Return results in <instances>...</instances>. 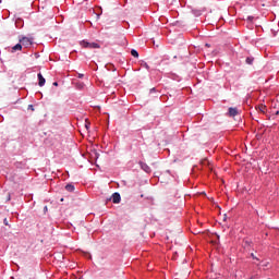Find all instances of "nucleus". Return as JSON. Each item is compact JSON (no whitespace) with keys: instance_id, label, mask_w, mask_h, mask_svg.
Returning a JSON list of instances; mask_svg holds the SVG:
<instances>
[{"instance_id":"nucleus-1","label":"nucleus","mask_w":279,"mask_h":279,"mask_svg":"<svg viewBox=\"0 0 279 279\" xmlns=\"http://www.w3.org/2000/svg\"><path fill=\"white\" fill-rule=\"evenodd\" d=\"M81 45L85 49H99V44H97V43H89L87 40H82Z\"/></svg>"},{"instance_id":"nucleus-2","label":"nucleus","mask_w":279,"mask_h":279,"mask_svg":"<svg viewBox=\"0 0 279 279\" xmlns=\"http://www.w3.org/2000/svg\"><path fill=\"white\" fill-rule=\"evenodd\" d=\"M107 202H112L113 204H121V194L114 192L111 197L107 198Z\"/></svg>"},{"instance_id":"nucleus-3","label":"nucleus","mask_w":279,"mask_h":279,"mask_svg":"<svg viewBox=\"0 0 279 279\" xmlns=\"http://www.w3.org/2000/svg\"><path fill=\"white\" fill-rule=\"evenodd\" d=\"M20 43H21V45H23V47H32V45H33V41L29 39V37H22L21 39H20Z\"/></svg>"},{"instance_id":"nucleus-4","label":"nucleus","mask_w":279,"mask_h":279,"mask_svg":"<svg viewBox=\"0 0 279 279\" xmlns=\"http://www.w3.org/2000/svg\"><path fill=\"white\" fill-rule=\"evenodd\" d=\"M138 165L142 171H145V173H151V168L146 162L140 161Z\"/></svg>"},{"instance_id":"nucleus-5","label":"nucleus","mask_w":279,"mask_h":279,"mask_svg":"<svg viewBox=\"0 0 279 279\" xmlns=\"http://www.w3.org/2000/svg\"><path fill=\"white\" fill-rule=\"evenodd\" d=\"M239 109L236 107H230L227 112V117H236Z\"/></svg>"},{"instance_id":"nucleus-6","label":"nucleus","mask_w":279,"mask_h":279,"mask_svg":"<svg viewBox=\"0 0 279 279\" xmlns=\"http://www.w3.org/2000/svg\"><path fill=\"white\" fill-rule=\"evenodd\" d=\"M37 78H38V86L43 87L45 86V84H47V80L45 78V76H43V73H38L37 74Z\"/></svg>"},{"instance_id":"nucleus-7","label":"nucleus","mask_w":279,"mask_h":279,"mask_svg":"<svg viewBox=\"0 0 279 279\" xmlns=\"http://www.w3.org/2000/svg\"><path fill=\"white\" fill-rule=\"evenodd\" d=\"M65 191H68V193H73L75 191V185H73L72 183H68L65 185Z\"/></svg>"},{"instance_id":"nucleus-8","label":"nucleus","mask_w":279,"mask_h":279,"mask_svg":"<svg viewBox=\"0 0 279 279\" xmlns=\"http://www.w3.org/2000/svg\"><path fill=\"white\" fill-rule=\"evenodd\" d=\"M21 49H23V45L21 43L12 47V51H21Z\"/></svg>"},{"instance_id":"nucleus-9","label":"nucleus","mask_w":279,"mask_h":279,"mask_svg":"<svg viewBox=\"0 0 279 279\" xmlns=\"http://www.w3.org/2000/svg\"><path fill=\"white\" fill-rule=\"evenodd\" d=\"M245 62L247 64H254V57H246Z\"/></svg>"},{"instance_id":"nucleus-10","label":"nucleus","mask_w":279,"mask_h":279,"mask_svg":"<svg viewBox=\"0 0 279 279\" xmlns=\"http://www.w3.org/2000/svg\"><path fill=\"white\" fill-rule=\"evenodd\" d=\"M131 56H132L133 58H138V50L132 49V50H131Z\"/></svg>"},{"instance_id":"nucleus-11","label":"nucleus","mask_w":279,"mask_h":279,"mask_svg":"<svg viewBox=\"0 0 279 279\" xmlns=\"http://www.w3.org/2000/svg\"><path fill=\"white\" fill-rule=\"evenodd\" d=\"M141 66H143V69H146L147 71H149V64H147V62L143 61L141 63Z\"/></svg>"},{"instance_id":"nucleus-12","label":"nucleus","mask_w":279,"mask_h":279,"mask_svg":"<svg viewBox=\"0 0 279 279\" xmlns=\"http://www.w3.org/2000/svg\"><path fill=\"white\" fill-rule=\"evenodd\" d=\"M156 93H158V89H156V87L150 88L149 95H154Z\"/></svg>"},{"instance_id":"nucleus-13","label":"nucleus","mask_w":279,"mask_h":279,"mask_svg":"<svg viewBox=\"0 0 279 279\" xmlns=\"http://www.w3.org/2000/svg\"><path fill=\"white\" fill-rule=\"evenodd\" d=\"M251 258H253V260H259L258 257H256V255H254V253H251Z\"/></svg>"},{"instance_id":"nucleus-14","label":"nucleus","mask_w":279,"mask_h":279,"mask_svg":"<svg viewBox=\"0 0 279 279\" xmlns=\"http://www.w3.org/2000/svg\"><path fill=\"white\" fill-rule=\"evenodd\" d=\"M27 110H32V112H34V105H28Z\"/></svg>"},{"instance_id":"nucleus-15","label":"nucleus","mask_w":279,"mask_h":279,"mask_svg":"<svg viewBox=\"0 0 279 279\" xmlns=\"http://www.w3.org/2000/svg\"><path fill=\"white\" fill-rule=\"evenodd\" d=\"M3 223H4V226H9L10 227V222H8V218L3 219Z\"/></svg>"},{"instance_id":"nucleus-16","label":"nucleus","mask_w":279,"mask_h":279,"mask_svg":"<svg viewBox=\"0 0 279 279\" xmlns=\"http://www.w3.org/2000/svg\"><path fill=\"white\" fill-rule=\"evenodd\" d=\"M250 279H258V274L252 275Z\"/></svg>"},{"instance_id":"nucleus-17","label":"nucleus","mask_w":279,"mask_h":279,"mask_svg":"<svg viewBox=\"0 0 279 279\" xmlns=\"http://www.w3.org/2000/svg\"><path fill=\"white\" fill-rule=\"evenodd\" d=\"M19 23H23V20H17V21L15 22L16 27H21V26H19Z\"/></svg>"},{"instance_id":"nucleus-18","label":"nucleus","mask_w":279,"mask_h":279,"mask_svg":"<svg viewBox=\"0 0 279 279\" xmlns=\"http://www.w3.org/2000/svg\"><path fill=\"white\" fill-rule=\"evenodd\" d=\"M262 267H269V262L264 263Z\"/></svg>"},{"instance_id":"nucleus-19","label":"nucleus","mask_w":279,"mask_h":279,"mask_svg":"<svg viewBox=\"0 0 279 279\" xmlns=\"http://www.w3.org/2000/svg\"><path fill=\"white\" fill-rule=\"evenodd\" d=\"M265 106H262L260 108H259V110H260V112H265Z\"/></svg>"},{"instance_id":"nucleus-20","label":"nucleus","mask_w":279,"mask_h":279,"mask_svg":"<svg viewBox=\"0 0 279 279\" xmlns=\"http://www.w3.org/2000/svg\"><path fill=\"white\" fill-rule=\"evenodd\" d=\"M84 77V74H78V78L82 80Z\"/></svg>"},{"instance_id":"nucleus-21","label":"nucleus","mask_w":279,"mask_h":279,"mask_svg":"<svg viewBox=\"0 0 279 279\" xmlns=\"http://www.w3.org/2000/svg\"><path fill=\"white\" fill-rule=\"evenodd\" d=\"M52 86H58V82H53V83H52Z\"/></svg>"},{"instance_id":"nucleus-22","label":"nucleus","mask_w":279,"mask_h":279,"mask_svg":"<svg viewBox=\"0 0 279 279\" xmlns=\"http://www.w3.org/2000/svg\"><path fill=\"white\" fill-rule=\"evenodd\" d=\"M44 210H45V213H47V210H48L47 206L44 207Z\"/></svg>"},{"instance_id":"nucleus-23","label":"nucleus","mask_w":279,"mask_h":279,"mask_svg":"<svg viewBox=\"0 0 279 279\" xmlns=\"http://www.w3.org/2000/svg\"><path fill=\"white\" fill-rule=\"evenodd\" d=\"M275 114H276V117H278V114H279V111H276V112H275Z\"/></svg>"},{"instance_id":"nucleus-24","label":"nucleus","mask_w":279,"mask_h":279,"mask_svg":"<svg viewBox=\"0 0 279 279\" xmlns=\"http://www.w3.org/2000/svg\"><path fill=\"white\" fill-rule=\"evenodd\" d=\"M101 14H97V19H100Z\"/></svg>"},{"instance_id":"nucleus-25","label":"nucleus","mask_w":279,"mask_h":279,"mask_svg":"<svg viewBox=\"0 0 279 279\" xmlns=\"http://www.w3.org/2000/svg\"><path fill=\"white\" fill-rule=\"evenodd\" d=\"M252 19H254V17H252V16H248V20H250V21H252Z\"/></svg>"},{"instance_id":"nucleus-26","label":"nucleus","mask_w":279,"mask_h":279,"mask_svg":"<svg viewBox=\"0 0 279 279\" xmlns=\"http://www.w3.org/2000/svg\"><path fill=\"white\" fill-rule=\"evenodd\" d=\"M217 239H220L219 234L216 233Z\"/></svg>"},{"instance_id":"nucleus-27","label":"nucleus","mask_w":279,"mask_h":279,"mask_svg":"<svg viewBox=\"0 0 279 279\" xmlns=\"http://www.w3.org/2000/svg\"><path fill=\"white\" fill-rule=\"evenodd\" d=\"M226 219H227V216L225 215L223 221H226Z\"/></svg>"},{"instance_id":"nucleus-28","label":"nucleus","mask_w":279,"mask_h":279,"mask_svg":"<svg viewBox=\"0 0 279 279\" xmlns=\"http://www.w3.org/2000/svg\"><path fill=\"white\" fill-rule=\"evenodd\" d=\"M60 202H64V198H61Z\"/></svg>"},{"instance_id":"nucleus-29","label":"nucleus","mask_w":279,"mask_h":279,"mask_svg":"<svg viewBox=\"0 0 279 279\" xmlns=\"http://www.w3.org/2000/svg\"><path fill=\"white\" fill-rule=\"evenodd\" d=\"M3 0H0V3H2Z\"/></svg>"}]
</instances>
